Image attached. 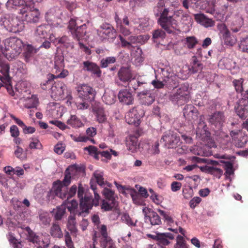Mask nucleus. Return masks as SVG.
<instances>
[{
    "label": "nucleus",
    "mask_w": 248,
    "mask_h": 248,
    "mask_svg": "<svg viewBox=\"0 0 248 248\" xmlns=\"http://www.w3.org/2000/svg\"><path fill=\"white\" fill-rule=\"evenodd\" d=\"M67 124L72 127H79L82 123L76 115H71L70 118L67 121Z\"/></svg>",
    "instance_id": "42"
},
{
    "label": "nucleus",
    "mask_w": 248,
    "mask_h": 248,
    "mask_svg": "<svg viewBox=\"0 0 248 248\" xmlns=\"http://www.w3.org/2000/svg\"><path fill=\"white\" fill-rule=\"evenodd\" d=\"M219 31V35L221 40L224 44L229 46H233L236 43V39L231 36L230 32L224 24L221 23L217 26Z\"/></svg>",
    "instance_id": "9"
},
{
    "label": "nucleus",
    "mask_w": 248,
    "mask_h": 248,
    "mask_svg": "<svg viewBox=\"0 0 248 248\" xmlns=\"http://www.w3.org/2000/svg\"><path fill=\"white\" fill-rule=\"evenodd\" d=\"M119 37L121 43L122 47L127 48L129 49L134 48L133 46L130 45L128 40H125L121 35H120Z\"/></svg>",
    "instance_id": "58"
},
{
    "label": "nucleus",
    "mask_w": 248,
    "mask_h": 248,
    "mask_svg": "<svg viewBox=\"0 0 248 248\" xmlns=\"http://www.w3.org/2000/svg\"><path fill=\"white\" fill-rule=\"evenodd\" d=\"M116 61V57H108L106 58L102 59L100 61V67L105 68L109 66L111 64L115 63Z\"/></svg>",
    "instance_id": "39"
},
{
    "label": "nucleus",
    "mask_w": 248,
    "mask_h": 248,
    "mask_svg": "<svg viewBox=\"0 0 248 248\" xmlns=\"http://www.w3.org/2000/svg\"><path fill=\"white\" fill-rule=\"evenodd\" d=\"M157 77H158V79L154 80L152 81L151 83L153 85L155 88L157 89H160L163 88L165 85L164 82L162 80L159 79V76H156V78H157Z\"/></svg>",
    "instance_id": "62"
},
{
    "label": "nucleus",
    "mask_w": 248,
    "mask_h": 248,
    "mask_svg": "<svg viewBox=\"0 0 248 248\" xmlns=\"http://www.w3.org/2000/svg\"><path fill=\"white\" fill-rule=\"evenodd\" d=\"M149 37L147 36L140 35L139 36H130L128 37V40L132 45V44L142 43L144 42L145 40L148 39Z\"/></svg>",
    "instance_id": "37"
},
{
    "label": "nucleus",
    "mask_w": 248,
    "mask_h": 248,
    "mask_svg": "<svg viewBox=\"0 0 248 248\" xmlns=\"http://www.w3.org/2000/svg\"><path fill=\"white\" fill-rule=\"evenodd\" d=\"M182 42L184 43V46L189 49L194 48L198 43V41L194 36L187 37L182 40Z\"/></svg>",
    "instance_id": "34"
},
{
    "label": "nucleus",
    "mask_w": 248,
    "mask_h": 248,
    "mask_svg": "<svg viewBox=\"0 0 248 248\" xmlns=\"http://www.w3.org/2000/svg\"><path fill=\"white\" fill-rule=\"evenodd\" d=\"M102 194L106 198L105 200L109 201H116L114 196V192L108 188H105L102 191Z\"/></svg>",
    "instance_id": "41"
},
{
    "label": "nucleus",
    "mask_w": 248,
    "mask_h": 248,
    "mask_svg": "<svg viewBox=\"0 0 248 248\" xmlns=\"http://www.w3.org/2000/svg\"><path fill=\"white\" fill-rule=\"evenodd\" d=\"M10 241L12 244L13 248H23V245L21 242L18 241L15 237H11L10 239Z\"/></svg>",
    "instance_id": "64"
},
{
    "label": "nucleus",
    "mask_w": 248,
    "mask_h": 248,
    "mask_svg": "<svg viewBox=\"0 0 248 248\" xmlns=\"http://www.w3.org/2000/svg\"><path fill=\"white\" fill-rule=\"evenodd\" d=\"M50 28V26L48 24L40 25L36 28L35 35L41 38H45L47 36Z\"/></svg>",
    "instance_id": "23"
},
{
    "label": "nucleus",
    "mask_w": 248,
    "mask_h": 248,
    "mask_svg": "<svg viewBox=\"0 0 248 248\" xmlns=\"http://www.w3.org/2000/svg\"><path fill=\"white\" fill-rule=\"evenodd\" d=\"M24 0H8L7 4L9 6L20 7L24 6Z\"/></svg>",
    "instance_id": "51"
},
{
    "label": "nucleus",
    "mask_w": 248,
    "mask_h": 248,
    "mask_svg": "<svg viewBox=\"0 0 248 248\" xmlns=\"http://www.w3.org/2000/svg\"><path fill=\"white\" fill-rule=\"evenodd\" d=\"M115 98L116 96L112 91L105 92L102 97L103 100L108 105L113 104L115 102Z\"/></svg>",
    "instance_id": "31"
},
{
    "label": "nucleus",
    "mask_w": 248,
    "mask_h": 248,
    "mask_svg": "<svg viewBox=\"0 0 248 248\" xmlns=\"http://www.w3.org/2000/svg\"><path fill=\"white\" fill-rule=\"evenodd\" d=\"M26 230L28 232V237L29 240L30 242H31L33 243L37 244L39 241H40V238L38 235H37L36 233L30 229V227H26Z\"/></svg>",
    "instance_id": "40"
},
{
    "label": "nucleus",
    "mask_w": 248,
    "mask_h": 248,
    "mask_svg": "<svg viewBox=\"0 0 248 248\" xmlns=\"http://www.w3.org/2000/svg\"><path fill=\"white\" fill-rule=\"evenodd\" d=\"M142 54V50L139 47L136 48L135 50L133 52V55L135 58L136 60H138L139 62L142 61L143 58Z\"/></svg>",
    "instance_id": "57"
},
{
    "label": "nucleus",
    "mask_w": 248,
    "mask_h": 248,
    "mask_svg": "<svg viewBox=\"0 0 248 248\" xmlns=\"http://www.w3.org/2000/svg\"><path fill=\"white\" fill-rule=\"evenodd\" d=\"M233 84L237 93H240L242 94L246 91V82L244 83V79L243 78L234 80Z\"/></svg>",
    "instance_id": "36"
},
{
    "label": "nucleus",
    "mask_w": 248,
    "mask_h": 248,
    "mask_svg": "<svg viewBox=\"0 0 248 248\" xmlns=\"http://www.w3.org/2000/svg\"><path fill=\"white\" fill-rule=\"evenodd\" d=\"M118 99L120 102L126 105H132L134 102V97L132 93L127 89L121 90L118 93Z\"/></svg>",
    "instance_id": "17"
},
{
    "label": "nucleus",
    "mask_w": 248,
    "mask_h": 248,
    "mask_svg": "<svg viewBox=\"0 0 248 248\" xmlns=\"http://www.w3.org/2000/svg\"><path fill=\"white\" fill-rule=\"evenodd\" d=\"M71 181V176L68 169H67L65 171L63 180H58L53 182L52 188L47 195L48 199H54L55 196L59 197L62 199L66 198L67 194L65 193V191L63 189L68 186L70 184Z\"/></svg>",
    "instance_id": "2"
},
{
    "label": "nucleus",
    "mask_w": 248,
    "mask_h": 248,
    "mask_svg": "<svg viewBox=\"0 0 248 248\" xmlns=\"http://www.w3.org/2000/svg\"><path fill=\"white\" fill-rule=\"evenodd\" d=\"M158 75L157 76H159V79L162 80L163 82L169 79L170 76L171 77V74H174L171 69L168 67L160 68V69L158 70Z\"/></svg>",
    "instance_id": "27"
},
{
    "label": "nucleus",
    "mask_w": 248,
    "mask_h": 248,
    "mask_svg": "<svg viewBox=\"0 0 248 248\" xmlns=\"http://www.w3.org/2000/svg\"><path fill=\"white\" fill-rule=\"evenodd\" d=\"M83 70L92 73V74L96 75L97 77L101 76V71L100 67L95 63L89 61L83 62Z\"/></svg>",
    "instance_id": "16"
},
{
    "label": "nucleus",
    "mask_w": 248,
    "mask_h": 248,
    "mask_svg": "<svg viewBox=\"0 0 248 248\" xmlns=\"http://www.w3.org/2000/svg\"><path fill=\"white\" fill-rule=\"evenodd\" d=\"M114 244L113 241L109 237H102L101 241V246H105L107 247L108 246V248H110L111 246H113Z\"/></svg>",
    "instance_id": "60"
},
{
    "label": "nucleus",
    "mask_w": 248,
    "mask_h": 248,
    "mask_svg": "<svg viewBox=\"0 0 248 248\" xmlns=\"http://www.w3.org/2000/svg\"><path fill=\"white\" fill-rule=\"evenodd\" d=\"M19 14L21 15L22 20L29 23H37L39 21L41 15L39 10L26 4L19 9Z\"/></svg>",
    "instance_id": "4"
},
{
    "label": "nucleus",
    "mask_w": 248,
    "mask_h": 248,
    "mask_svg": "<svg viewBox=\"0 0 248 248\" xmlns=\"http://www.w3.org/2000/svg\"><path fill=\"white\" fill-rule=\"evenodd\" d=\"M90 102L82 100V102L76 103L77 108L80 110L87 109L90 106L89 103Z\"/></svg>",
    "instance_id": "61"
},
{
    "label": "nucleus",
    "mask_w": 248,
    "mask_h": 248,
    "mask_svg": "<svg viewBox=\"0 0 248 248\" xmlns=\"http://www.w3.org/2000/svg\"><path fill=\"white\" fill-rule=\"evenodd\" d=\"M12 17L8 16H2L0 19V25L3 26L6 30L8 31V29H10V25L11 24V19Z\"/></svg>",
    "instance_id": "47"
},
{
    "label": "nucleus",
    "mask_w": 248,
    "mask_h": 248,
    "mask_svg": "<svg viewBox=\"0 0 248 248\" xmlns=\"http://www.w3.org/2000/svg\"><path fill=\"white\" fill-rule=\"evenodd\" d=\"M225 116L223 112L218 111L210 116L209 122L217 128L220 129L225 122Z\"/></svg>",
    "instance_id": "14"
},
{
    "label": "nucleus",
    "mask_w": 248,
    "mask_h": 248,
    "mask_svg": "<svg viewBox=\"0 0 248 248\" xmlns=\"http://www.w3.org/2000/svg\"><path fill=\"white\" fill-rule=\"evenodd\" d=\"M225 175L227 177L233 173V166L232 163L230 162H227L225 163Z\"/></svg>",
    "instance_id": "56"
},
{
    "label": "nucleus",
    "mask_w": 248,
    "mask_h": 248,
    "mask_svg": "<svg viewBox=\"0 0 248 248\" xmlns=\"http://www.w3.org/2000/svg\"><path fill=\"white\" fill-rule=\"evenodd\" d=\"M86 29L87 26L86 24L78 26L76 28V30L73 31L72 34L73 37L79 41L81 38H82L86 35Z\"/></svg>",
    "instance_id": "24"
},
{
    "label": "nucleus",
    "mask_w": 248,
    "mask_h": 248,
    "mask_svg": "<svg viewBox=\"0 0 248 248\" xmlns=\"http://www.w3.org/2000/svg\"><path fill=\"white\" fill-rule=\"evenodd\" d=\"M54 78H55V75L51 74H48L47 76V79L45 82L41 84L42 88L44 90L47 89V87H45L46 85H49V87L51 88Z\"/></svg>",
    "instance_id": "46"
},
{
    "label": "nucleus",
    "mask_w": 248,
    "mask_h": 248,
    "mask_svg": "<svg viewBox=\"0 0 248 248\" xmlns=\"http://www.w3.org/2000/svg\"><path fill=\"white\" fill-rule=\"evenodd\" d=\"M156 237L158 238L157 241L160 244L168 245L170 243V242L167 240L166 237L163 235L162 233H157Z\"/></svg>",
    "instance_id": "55"
},
{
    "label": "nucleus",
    "mask_w": 248,
    "mask_h": 248,
    "mask_svg": "<svg viewBox=\"0 0 248 248\" xmlns=\"http://www.w3.org/2000/svg\"><path fill=\"white\" fill-rule=\"evenodd\" d=\"M145 220H149L152 225H158L161 223L158 215L152 209L145 207L142 209Z\"/></svg>",
    "instance_id": "13"
},
{
    "label": "nucleus",
    "mask_w": 248,
    "mask_h": 248,
    "mask_svg": "<svg viewBox=\"0 0 248 248\" xmlns=\"http://www.w3.org/2000/svg\"><path fill=\"white\" fill-rule=\"evenodd\" d=\"M29 102L26 104L25 107L28 108H35L38 104V99L36 96L32 95L31 98L29 99Z\"/></svg>",
    "instance_id": "52"
},
{
    "label": "nucleus",
    "mask_w": 248,
    "mask_h": 248,
    "mask_svg": "<svg viewBox=\"0 0 248 248\" xmlns=\"http://www.w3.org/2000/svg\"><path fill=\"white\" fill-rule=\"evenodd\" d=\"M97 32L98 35L104 38H113L116 37V31L108 23H103L97 30Z\"/></svg>",
    "instance_id": "11"
},
{
    "label": "nucleus",
    "mask_w": 248,
    "mask_h": 248,
    "mask_svg": "<svg viewBox=\"0 0 248 248\" xmlns=\"http://www.w3.org/2000/svg\"><path fill=\"white\" fill-rule=\"evenodd\" d=\"M118 77L121 81L126 83L130 81L132 75L129 67H122L118 71Z\"/></svg>",
    "instance_id": "19"
},
{
    "label": "nucleus",
    "mask_w": 248,
    "mask_h": 248,
    "mask_svg": "<svg viewBox=\"0 0 248 248\" xmlns=\"http://www.w3.org/2000/svg\"><path fill=\"white\" fill-rule=\"evenodd\" d=\"M93 110L96 113L97 120L99 123H102L106 121L107 118L105 114L104 108L99 106H95Z\"/></svg>",
    "instance_id": "29"
},
{
    "label": "nucleus",
    "mask_w": 248,
    "mask_h": 248,
    "mask_svg": "<svg viewBox=\"0 0 248 248\" xmlns=\"http://www.w3.org/2000/svg\"><path fill=\"white\" fill-rule=\"evenodd\" d=\"M118 205L117 201H109L103 200L101 204V209L104 211H112L113 209L116 210Z\"/></svg>",
    "instance_id": "22"
},
{
    "label": "nucleus",
    "mask_w": 248,
    "mask_h": 248,
    "mask_svg": "<svg viewBox=\"0 0 248 248\" xmlns=\"http://www.w3.org/2000/svg\"><path fill=\"white\" fill-rule=\"evenodd\" d=\"M78 203L76 200H73L69 203V205L67 206V209L70 212V214H77L79 216H80L79 215V212H81V211H78Z\"/></svg>",
    "instance_id": "38"
},
{
    "label": "nucleus",
    "mask_w": 248,
    "mask_h": 248,
    "mask_svg": "<svg viewBox=\"0 0 248 248\" xmlns=\"http://www.w3.org/2000/svg\"><path fill=\"white\" fill-rule=\"evenodd\" d=\"M32 141L29 145L30 149H41L42 148V145L37 139L32 138Z\"/></svg>",
    "instance_id": "53"
},
{
    "label": "nucleus",
    "mask_w": 248,
    "mask_h": 248,
    "mask_svg": "<svg viewBox=\"0 0 248 248\" xmlns=\"http://www.w3.org/2000/svg\"><path fill=\"white\" fill-rule=\"evenodd\" d=\"M248 141V137L247 136L240 137L235 142V146L238 148L244 147Z\"/></svg>",
    "instance_id": "48"
},
{
    "label": "nucleus",
    "mask_w": 248,
    "mask_h": 248,
    "mask_svg": "<svg viewBox=\"0 0 248 248\" xmlns=\"http://www.w3.org/2000/svg\"><path fill=\"white\" fill-rule=\"evenodd\" d=\"M40 221L43 225L46 226L49 224L51 221L49 214L47 212H43L39 214Z\"/></svg>",
    "instance_id": "43"
},
{
    "label": "nucleus",
    "mask_w": 248,
    "mask_h": 248,
    "mask_svg": "<svg viewBox=\"0 0 248 248\" xmlns=\"http://www.w3.org/2000/svg\"><path fill=\"white\" fill-rule=\"evenodd\" d=\"M189 96L187 91L181 88L177 90L176 93L170 96V100L178 105H182L189 100Z\"/></svg>",
    "instance_id": "10"
},
{
    "label": "nucleus",
    "mask_w": 248,
    "mask_h": 248,
    "mask_svg": "<svg viewBox=\"0 0 248 248\" xmlns=\"http://www.w3.org/2000/svg\"><path fill=\"white\" fill-rule=\"evenodd\" d=\"M66 88V86L63 83H58L55 85L52 86L51 89L52 92L55 93V95L62 98Z\"/></svg>",
    "instance_id": "26"
},
{
    "label": "nucleus",
    "mask_w": 248,
    "mask_h": 248,
    "mask_svg": "<svg viewBox=\"0 0 248 248\" xmlns=\"http://www.w3.org/2000/svg\"><path fill=\"white\" fill-rule=\"evenodd\" d=\"M90 185L94 193V199H93L92 196L87 192H85V189L81 184H78V197L79 199V208L81 210V212H79V215H82L84 213H89V210H91L93 205H99L100 196L96 191L93 179H91Z\"/></svg>",
    "instance_id": "1"
},
{
    "label": "nucleus",
    "mask_w": 248,
    "mask_h": 248,
    "mask_svg": "<svg viewBox=\"0 0 248 248\" xmlns=\"http://www.w3.org/2000/svg\"><path fill=\"white\" fill-rule=\"evenodd\" d=\"M65 242L68 248H75L73 242L68 232H66L64 235Z\"/></svg>",
    "instance_id": "63"
},
{
    "label": "nucleus",
    "mask_w": 248,
    "mask_h": 248,
    "mask_svg": "<svg viewBox=\"0 0 248 248\" xmlns=\"http://www.w3.org/2000/svg\"><path fill=\"white\" fill-rule=\"evenodd\" d=\"M94 178H92L91 179L93 180V185L96 188L95 183H97L99 186H103L105 185L103 173L102 172H99L98 171H95L93 173Z\"/></svg>",
    "instance_id": "35"
},
{
    "label": "nucleus",
    "mask_w": 248,
    "mask_h": 248,
    "mask_svg": "<svg viewBox=\"0 0 248 248\" xmlns=\"http://www.w3.org/2000/svg\"><path fill=\"white\" fill-rule=\"evenodd\" d=\"M155 8L157 11V12L156 14V16H157L162 15L163 13H164V11H165V10H169V8L165 7V2L163 0H159Z\"/></svg>",
    "instance_id": "45"
},
{
    "label": "nucleus",
    "mask_w": 248,
    "mask_h": 248,
    "mask_svg": "<svg viewBox=\"0 0 248 248\" xmlns=\"http://www.w3.org/2000/svg\"><path fill=\"white\" fill-rule=\"evenodd\" d=\"M225 63L226 64L225 65V68L230 71H232V69L235 70V68H237L235 62H233L232 60L226 59Z\"/></svg>",
    "instance_id": "59"
},
{
    "label": "nucleus",
    "mask_w": 248,
    "mask_h": 248,
    "mask_svg": "<svg viewBox=\"0 0 248 248\" xmlns=\"http://www.w3.org/2000/svg\"><path fill=\"white\" fill-rule=\"evenodd\" d=\"M10 29H8L9 32L16 33L22 31L24 26L22 20H20L17 18H13L11 19Z\"/></svg>",
    "instance_id": "20"
},
{
    "label": "nucleus",
    "mask_w": 248,
    "mask_h": 248,
    "mask_svg": "<svg viewBox=\"0 0 248 248\" xmlns=\"http://www.w3.org/2000/svg\"><path fill=\"white\" fill-rule=\"evenodd\" d=\"M171 77L169 79L165 80V85L166 87L171 89L176 88L178 85V78L175 74H171Z\"/></svg>",
    "instance_id": "33"
},
{
    "label": "nucleus",
    "mask_w": 248,
    "mask_h": 248,
    "mask_svg": "<svg viewBox=\"0 0 248 248\" xmlns=\"http://www.w3.org/2000/svg\"><path fill=\"white\" fill-rule=\"evenodd\" d=\"M202 64L198 60L197 58L194 56L192 57L191 62L188 67V73L194 74L201 71L202 69Z\"/></svg>",
    "instance_id": "18"
},
{
    "label": "nucleus",
    "mask_w": 248,
    "mask_h": 248,
    "mask_svg": "<svg viewBox=\"0 0 248 248\" xmlns=\"http://www.w3.org/2000/svg\"><path fill=\"white\" fill-rule=\"evenodd\" d=\"M160 142L168 149L176 148L181 145V141L178 134L172 131H168L164 133Z\"/></svg>",
    "instance_id": "6"
},
{
    "label": "nucleus",
    "mask_w": 248,
    "mask_h": 248,
    "mask_svg": "<svg viewBox=\"0 0 248 248\" xmlns=\"http://www.w3.org/2000/svg\"><path fill=\"white\" fill-rule=\"evenodd\" d=\"M192 22V18L187 14H183L180 22L183 25V28L185 29L184 31H188L189 26L191 25Z\"/></svg>",
    "instance_id": "30"
},
{
    "label": "nucleus",
    "mask_w": 248,
    "mask_h": 248,
    "mask_svg": "<svg viewBox=\"0 0 248 248\" xmlns=\"http://www.w3.org/2000/svg\"><path fill=\"white\" fill-rule=\"evenodd\" d=\"M143 111L139 107L133 108L130 109L125 115L126 121L129 124L138 125L140 123V119L144 115Z\"/></svg>",
    "instance_id": "7"
},
{
    "label": "nucleus",
    "mask_w": 248,
    "mask_h": 248,
    "mask_svg": "<svg viewBox=\"0 0 248 248\" xmlns=\"http://www.w3.org/2000/svg\"><path fill=\"white\" fill-rule=\"evenodd\" d=\"M137 96L139 97L140 103L146 106L151 105L155 101V93L149 90H145L138 93Z\"/></svg>",
    "instance_id": "12"
},
{
    "label": "nucleus",
    "mask_w": 248,
    "mask_h": 248,
    "mask_svg": "<svg viewBox=\"0 0 248 248\" xmlns=\"http://www.w3.org/2000/svg\"><path fill=\"white\" fill-rule=\"evenodd\" d=\"M80 20L71 18L69 21L68 29L69 30L72 34H73V31L76 30V28L80 25L79 23Z\"/></svg>",
    "instance_id": "44"
},
{
    "label": "nucleus",
    "mask_w": 248,
    "mask_h": 248,
    "mask_svg": "<svg viewBox=\"0 0 248 248\" xmlns=\"http://www.w3.org/2000/svg\"><path fill=\"white\" fill-rule=\"evenodd\" d=\"M239 47L243 52L248 53V37L243 38L241 40Z\"/></svg>",
    "instance_id": "54"
},
{
    "label": "nucleus",
    "mask_w": 248,
    "mask_h": 248,
    "mask_svg": "<svg viewBox=\"0 0 248 248\" xmlns=\"http://www.w3.org/2000/svg\"><path fill=\"white\" fill-rule=\"evenodd\" d=\"M66 213L65 206L61 205L57 206L56 209H53L51 213L53 214L55 221L61 220Z\"/></svg>",
    "instance_id": "25"
},
{
    "label": "nucleus",
    "mask_w": 248,
    "mask_h": 248,
    "mask_svg": "<svg viewBox=\"0 0 248 248\" xmlns=\"http://www.w3.org/2000/svg\"><path fill=\"white\" fill-rule=\"evenodd\" d=\"M248 101L247 99L242 98L237 102L235 106V110L237 114L242 119H245L248 114V109L246 107L248 106Z\"/></svg>",
    "instance_id": "15"
},
{
    "label": "nucleus",
    "mask_w": 248,
    "mask_h": 248,
    "mask_svg": "<svg viewBox=\"0 0 248 248\" xmlns=\"http://www.w3.org/2000/svg\"><path fill=\"white\" fill-rule=\"evenodd\" d=\"M169 12L170 10L164 11V13L158 19V23L169 33H173L174 30L180 31L177 20L173 18L172 16L169 15Z\"/></svg>",
    "instance_id": "5"
},
{
    "label": "nucleus",
    "mask_w": 248,
    "mask_h": 248,
    "mask_svg": "<svg viewBox=\"0 0 248 248\" xmlns=\"http://www.w3.org/2000/svg\"><path fill=\"white\" fill-rule=\"evenodd\" d=\"M197 110L192 105H186L183 109V114L185 117L189 115L190 113L196 114Z\"/></svg>",
    "instance_id": "49"
},
{
    "label": "nucleus",
    "mask_w": 248,
    "mask_h": 248,
    "mask_svg": "<svg viewBox=\"0 0 248 248\" xmlns=\"http://www.w3.org/2000/svg\"><path fill=\"white\" fill-rule=\"evenodd\" d=\"M77 91L79 98L82 100L92 101L94 99L95 96V90L86 84H82L78 86Z\"/></svg>",
    "instance_id": "8"
},
{
    "label": "nucleus",
    "mask_w": 248,
    "mask_h": 248,
    "mask_svg": "<svg viewBox=\"0 0 248 248\" xmlns=\"http://www.w3.org/2000/svg\"><path fill=\"white\" fill-rule=\"evenodd\" d=\"M126 146L128 149L132 152H136L138 144V139L135 137H130L126 141Z\"/></svg>",
    "instance_id": "32"
},
{
    "label": "nucleus",
    "mask_w": 248,
    "mask_h": 248,
    "mask_svg": "<svg viewBox=\"0 0 248 248\" xmlns=\"http://www.w3.org/2000/svg\"><path fill=\"white\" fill-rule=\"evenodd\" d=\"M50 233L51 236L56 238H62L63 234L58 222L54 221L50 228Z\"/></svg>",
    "instance_id": "28"
},
{
    "label": "nucleus",
    "mask_w": 248,
    "mask_h": 248,
    "mask_svg": "<svg viewBox=\"0 0 248 248\" xmlns=\"http://www.w3.org/2000/svg\"><path fill=\"white\" fill-rule=\"evenodd\" d=\"M165 36V32L161 29L155 30L153 32V38L155 40L163 39Z\"/></svg>",
    "instance_id": "50"
},
{
    "label": "nucleus",
    "mask_w": 248,
    "mask_h": 248,
    "mask_svg": "<svg viewBox=\"0 0 248 248\" xmlns=\"http://www.w3.org/2000/svg\"><path fill=\"white\" fill-rule=\"evenodd\" d=\"M22 41L16 37L7 39L5 42V49L2 51L3 55L9 60L17 57L22 51Z\"/></svg>",
    "instance_id": "3"
},
{
    "label": "nucleus",
    "mask_w": 248,
    "mask_h": 248,
    "mask_svg": "<svg viewBox=\"0 0 248 248\" xmlns=\"http://www.w3.org/2000/svg\"><path fill=\"white\" fill-rule=\"evenodd\" d=\"M194 17L197 22L206 28L215 25V22L212 19L207 18L202 14H195Z\"/></svg>",
    "instance_id": "21"
}]
</instances>
